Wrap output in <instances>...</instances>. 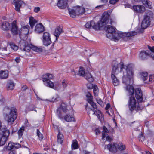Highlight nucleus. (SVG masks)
Listing matches in <instances>:
<instances>
[{"mask_svg":"<svg viewBox=\"0 0 154 154\" xmlns=\"http://www.w3.org/2000/svg\"><path fill=\"white\" fill-rule=\"evenodd\" d=\"M120 71L125 69L126 73H124L122 78V82L127 86L126 90L128 92L129 94L131 95L128 101V106L129 110L131 113L135 111L141 110V108L139 106V103L136 102L134 97L132 96L134 92V87L130 85L131 81L134 75L132 65H129L128 66L124 65L123 62L119 63Z\"/></svg>","mask_w":154,"mask_h":154,"instance_id":"nucleus-1","label":"nucleus"},{"mask_svg":"<svg viewBox=\"0 0 154 154\" xmlns=\"http://www.w3.org/2000/svg\"><path fill=\"white\" fill-rule=\"evenodd\" d=\"M4 119L10 125L13 124L17 117V110L14 107H5L3 111Z\"/></svg>","mask_w":154,"mask_h":154,"instance_id":"nucleus-2","label":"nucleus"},{"mask_svg":"<svg viewBox=\"0 0 154 154\" xmlns=\"http://www.w3.org/2000/svg\"><path fill=\"white\" fill-rule=\"evenodd\" d=\"M109 16L107 13H104L102 15L100 21L96 23L94 22V24H93V28L96 30H98L100 27L106 25L108 22Z\"/></svg>","mask_w":154,"mask_h":154,"instance_id":"nucleus-3","label":"nucleus"},{"mask_svg":"<svg viewBox=\"0 0 154 154\" xmlns=\"http://www.w3.org/2000/svg\"><path fill=\"white\" fill-rule=\"evenodd\" d=\"M31 45H29L25 42L23 40L20 43V48L25 51L29 52L31 48H32L34 51L37 52H41L42 51V49L41 48H38L36 46H33Z\"/></svg>","mask_w":154,"mask_h":154,"instance_id":"nucleus-4","label":"nucleus"},{"mask_svg":"<svg viewBox=\"0 0 154 154\" xmlns=\"http://www.w3.org/2000/svg\"><path fill=\"white\" fill-rule=\"evenodd\" d=\"M137 34L136 32L132 31L127 32H115L112 36L115 41H118L121 38H124L133 36L136 35Z\"/></svg>","mask_w":154,"mask_h":154,"instance_id":"nucleus-5","label":"nucleus"},{"mask_svg":"<svg viewBox=\"0 0 154 154\" xmlns=\"http://www.w3.org/2000/svg\"><path fill=\"white\" fill-rule=\"evenodd\" d=\"M54 77L52 74L47 73L43 75L42 80L46 86L56 90L57 88L54 87L53 82L50 81V79H53Z\"/></svg>","mask_w":154,"mask_h":154,"instance_id":"nucleus-6","label":"nucleus"},{"mask_svg":"<svg viewBox=\"0 0 154 154\" xmlns=\"http://www.w3.org/2000/svg\"><path fill=\"white\" fill-rule=\"evenodd\" d=\"M0 146H2L5 144L9 135V131L5 127L1 129L0 131Z\"/></svg>","mask_w":154,"mask_h":154,"instance_id":"nucleus-7","label":"nucleus"},{"mask_svg":"<svg viewBox=\"0 0 154 154\" xmlns=\"http://www.w3.org/2000/svg\"><path fill=\"white\" fill-rule=\"evenodd\" d=\"M68 111V110L66 108V104L63 103L60 106L59 108L57 109L56 114L60 119H63V116L62 113H67Z\"/></svg>","mask_w":154,"mask_h":154,"instance_id":"nucleus-8","label":"nucleus"},{"mask_svg":"<svg viewBox=\"0 0 154 154\" xmlns=\"http://www.w3.org/2000/svg\"><path fill=\"white\" fill-rule=\"evenodd\" d=\"M42 42L43 44L46 46H48L51 43V41L50 38V35L48 32H44L43 35Z\"/></svg>","mask_w":154,"mask_h":154,"instance_id":"nucleus-9","label":"nucleus"},{"mask_svg":"<svg viewBox=\"0 0 154 154\" xmlns=\"http://www.w3.org/2000/svg\"><path fill=\"white\" fill-rule=\"evenodd\" d=\"M150 24V17L146 15L144 16L142 24L141 27L143 29H145Z\"/></svg>","mask_w":154,"mask_h":154,"instance_id":"nucleus-10","label":"nucleus"},{"mask_svg":"<svg viewBox=\"0 0 154 154\" xmlns=\"http://www.w3.org/2000/svg\"><path fill=\"white\" fill-rule=\"evenodd\" d=\"M135 93V97L138 101L141 102L143 100V94L140 88H138L136 89Z\"/></svg>","mask_w":154,"mask_h":154,"instance_id":"nucleus-11","label":"nucleus"},{"mask_svg":"<svg viewBox=\"0 0 154 154\" xmlns=\"http://www.w3.org/2000/svg\"><path fill=\"white\" fill-rule=\"evenodd\" d=\"M133 8L134 11L139 13H143L145 11V8L143 5H134Z\"/></svg>","mask_w":154,"mask_h":154,"instance_id":"nucleus-12","label":"nucleus"},{"mask_svg":"<svg viewBox=\"0 0 154 154\" xmlns=\"http://www.w3.org/2000/svg\"><path fill=\"white\" fill-rule=\"evenodd\" d=\"M116 145L117 144L116 143H111L108 145H106L105 148L107 149L110 151L112 152H116L117 151Z\"/></svg>","mask_w":154,"mask_h":154,"instance_id":"nucleus-13","label":"nucleus"},{"mask_svg":"<svg viewBox=\"0 0 154 154\" xmlns=\"http://www.w3.org/2000/svg\"><path fill=\"white\" fill-rule=\"evenodd\" d=\"M29 27V25H26L25 26H23L21 28V31L19 32V35L20 38L23 35L26 36L28 34L29 29L28 28Z\"/></svg>","mask_w":154,"mask_h":154,"instance_id":"nucleus-14","label":"nucleus"},{"mask_svg":"<svg viewBox=\"0 0 154 154\" xmlns=\"http://www.w3.org/2000/svg\"><path fill=\"white\" fill-rule=\"evenodd\" d=\"M16 21H14L12 23L11 32L13 35H17L18 33V27L17 25Z\"/></svg>","mask_w":154,"mask_h":154,"instance_id":"nucleus-15","label":"nucleus"},{"mask_svg":"<svg viewBox=\"0 0 154 154\" xmlns=\"http://www.w3.org/2000/svg\"><path fill=\"white\" fill-rule=\"evenodd\" d=\"M68 0H59L57 6L60 9L65 8L67 5Z\"/></svg>","mask_w":154,"mask_h":154,"instance_id":"nucleus-16","label":"nucleus"},{"mask_svg":"<svg viewBox=\"0 0 154 154\" xmlns=\"http://www.w3.org/2000/svg\"><path fill=\"white\" fill-rule=\"evenodd\" d=\"M45 30V28L42 23L36 24L35 27V32L37 33H40Z\"/></svg>","mask_w":154,"mask_h":154,"instance_id":"nucleus-17","label":"nucleus"},{"mask_svg":"<svg viewBox=\"0 0 154 154\" xmlns=\"http://www.w3.org/2000/svg\"><path fill=\"white\" fill-rule=\"evenodd\" d=\"M90 110L93 112V115H95L97 116L99 120H101V119H103V115L100 110L97 109L95 110L93 109H91Z\"/></svg>","mask_w":154,"mask_h":154,"instance_id":"nucleus-18","label":"nucleus"},{"mask_svg":"<svg viewBox=\"0 0 154 154\" xmlns=\"http://www.w3.org/2000/svg\"><path fill=\"white\" fill-rule=\"evenodd\" d=\"M115 28L112 27L110 25H107L105 27V29L107 32L110 33L112 35L115 32H116Z\"/></svg>","mask_w":154,"mask_h":154,"instance_id":"nucleus-19","label":"nucleus"},{"mask_svg":"<svg viewBox=\"0 0 154 154\" xmlns=\"http://www.w3.org/2000/svg\"><path fill=\"white\" fill-rule=\"evenodd\" d=\"M149 51L148 50L142 51L139 55L140 57L142 60L146 59L149 55Z\"/></svg>","mask_w":154,"mask_h":154,"instance_id":"nucleus-20","label":"nucleus"},{"mask_svg":"<svg viewBox=\"0 0 154 154\" xmlns=\"http://www.w3.org/2000/svg\"><path fill=\"white\" fill-rule=\"evenodd\" d=\"M23 4V2L22 1L17 0L15 2V10L18 12H20V8Z\"/></svg>","mask_w":154,"mask_h":154,"instance_id":"nucleus-21","label":"nucleus"},{"mask_svg":"<svg viewBox=\"0 0 154 154\" xmlns=\"http://www.w3.org/2000/svg\"><path fill=\"white\" fill-rule=\"evenodd\" d=\"M63 32L62 28L60 26L57 27L55 29L54 32V35L56 37V39L59 37L60 35Z\"/></svg>","mask_w":154,"mask_h":154,"instance_id":"nucleus-22","label":"nucleus"},{"mask_svg":"<svg viewBox=\"0 0 154 154\" xmlns=\"http://www.w3.org/2000/svg\"><path fill=\"white\" fill-rule=\"evenodd\" d=\"M75 8L76 10L77 15L83 14L85 11V10L84 8L79 6L75 7Z\"/></svg>","mask_w":154,"mask_h":154,"instance_id":"nucleus-23","label":"nucleus"},{"mask_svg":"<svg viewBox=\"0 0 154 154\" xmlns=\"http://www.w3.org/2000/svg\"><path fill=\"white\" fill-rule=\"evenodd\" d=\"M67 122H70L75 121V118L72 115L69 114H66L63 118Z\"/></svg>","mask_w":154,"mask_h":154,"instance_id":"nucleus-24","label":"nucleus"},{"mask_svg":"<svg viewBox=\"0 0 154 154\" xmlns=\"http://www.w3.org/2000/svg\"><path fill=\"white\" fill-rule=\"evenodd\" d=\"M141 79L143 80L144 83L148 84V82L146 80L148 78V73L147 72H143L140 73Z\"/></svg>","mask_w":154,"mask_h":154,"instance_id":"nucleus-25","label":"nucleus"},{"mask_svg":"<svg viewBox=\"0 0 154 154\" xmlns=\"http://www.w3.org/2000/svg\"><path fill=\"white\" fill-rule=\"evenodd\" d=\"M112 64L113 65V66L112 74H113L115 75L116 74V71L118 70V63L116 61H113L112 63Z\"/></svg>","mask_w":154,"mask_h":154,"instance_id":"nucleus-26","label":"nucleus"},{"mask_svg":"<svg viewBox=\"0 0 154 154\" xmlns=\"http://www.w3.org/2000/svg\"><path fill=\"white\" fill-rule=\"evenodd\" d=\"M8 75V72L7 71H0V78L1 79H7Z\"/></svg>","mask_w":154,"mask_h":154,"instance_id":"nucleus-27","label":"nucleus"},{"mask_svg":"<svg viewBox=\"0 0 154 154\" xmlns=\"http://www.w3.org/2000/svg\"><path fill=\"white\" fill-rule=\"evenodd\" d=\"M111 78L113 83L114 86H117L119 84V80L113 74H112Z\"/></svg>","mask_w":154,"mask_h":154,"instance_id":"nucleus-28","label":"nucleus"},{"mask_svg":"<svg viewBox=\"0 0 154 154\" xmlns=\"http://www.w3.org/2000/svg\"><path fill=\"white\" fill-rule=\"evenodd\" d=\"M10 24L7 22H3L2 25V29L5 30H7L10 28Z\"/></svg>","mask_w":154,"mask_h":154,"instance_id":"nucleus-29","label":"nucleus"},{"mask_svg":"<svg viewBox=\"0 0 154 154\" xmlns=\"http://www.w3.org/2000/svg\"><path fill=\"white\" fill-rule=\"evenodd\" d=\"M68 10L70 16L72 17H75L76 15H77L76 10L75 9V7H74L73 9H69Z\"/></svg>","mask_w":154,"mask_h":154,"instance_id":"nucleus-30","label":"nucleus"},{"mask_svg":"<svg viewBox=\"0 0 154 154\" xmlns=\"http://www.w3.org/2000/svg\"><path fill=\"white\" fill-rule=\"evenodd\" d=\"M7 87L8 89H13L15 86L14 82L11 80H8L7 84Z\"/></svg>","mask_w":154,"mask_h":154,"instance_id":"nucleus-31","label":"nucleus"},{"mask_svg":"<svg viewBox=\"0 0 154 154\" xmlns=\"http://www.w3.org/2000/svg\"><path fill=\"white\" fill-rule=\"evenodd\" d=\"M37 22L36 20L32 17H29V23L32 28H33L35 24Z\"/></svg>","mask_w":154,"mask_h":154,"instance_id":"nucleus-32","label":"nucleus"},{"mask_svg":"<svg viewBox=\"0 0 154 154\" xmlns=\"http://www.w3.org/2000/svg\"><path fill=\"white\" fill-rule=\"evenodd\" d=\"M85 76L86 79L90 82H92L94 80L93 77L91 75V74L89 73H86Z\"/></svg>","mask_w":154,"mask_h":154,"instance_id":"nucleus-33","label":"nucleus"},{"mask_svg":"<svg viewBox=\"0 0 154 154\" xmlns=\"http://www.w3.org/2000/svg\"><path fill=\"white\" fill-rule=\"evenodd\" d=\"M103 131L102 132V139H103L105 138L106 136L107 135V134H106L108 133L109 131L108 130L106 127L105 126H103Z\"/></svg>","mask_w":154,"mask_h":154,"instance_id":"nucleus-34","label":"nucleus"},{"mask_svg":"<svg viewBox=\"0 0 154 154\" xmlns=\"http://www.w3.org/2000/svg\"><path fill=\"white\" fill-rule=\"evenodd\" d=\"M118 149L120 151L124 150L125 149V146L122 143H119L117 146Z\"/></svg>","mask_w":154,"mask_h":154,"instance_id":"nucleus-35","label":"nucleus"},{"mask_svg":"<svg viewBox=\"0 0 154 154\" xmlns=\"http://www.w3.org/2000/svg\"><path fill=\"white\" fill-rule=\"evenodd\" d=\"M57 142L60 143H62L63 142V137L62 134L59 132L57 136Z\"/></svg>","mask_w":154,"mask_h":154,"instance_id":"nucleus-36","label":"nucleus"},{"mask_svg":"<svg viewBox=\"0 0 154 154\" xmlns=\"http://www.w3.org/2000/svg\"><path fill=\"white\" fill-rule=\"evenodd\" d=\"M79 75L82 76H85L86 74L85 71L84 69L82 67H80L79 69Z\"/></svg>","mask_w":154,"mask_h":154,"instance_id":"nucleus-37","label":"nucleus"},{"mask_svg":"<svg viewBox=\"0 0 154 154\" xmlns=\"http://www.w3.org/2000/svg\"><path fill=\"white\" fill-rule=\"evenodd\" d=\"M87 97V100L90 103L91 102L93 101V97L89 93H88L86 95Z\"/></svg>","mask_w":154,"mask_h":154,"instance_id":"nucleus-38","label":"nucleus"},{"mask_svg":"<svg viewBox=\"0 0 154 154\" xmlns=\"http://www.w3.org/2000/svg\"><path fill=\"white\" fill-rule=\"evenodd\" d=\"M24 128H25L24 127H22L19 130L18 132V134L19 135V138H20L22 137L24 130Z\"/></svg>","mask_w":154,"mask_h":154,"instance_id":"nucleus-39","label":"nucleus"},{"mask_svg":"<svg viewBox=\"0 0 154 154\" xmlns=\"http://www.w3.org/2000/svg\"><path fill=\"white\" fill-rule=\"evenodd\" d=\"M93 93L94 95L95 96H97L98 94V89L97 86L95 85L93 88Z\"/></svg>","mask_w":154,"mask_h":154,"instance_id":"nucleus-40","label":"nucleus"},{"mask_svg":"<svg viewBox=\"0 0 154 154\" xmlns=\"http://www.w3.org/2000/svg\"><path fill=\"white\" fill-rule=\"evenodd\" d=\"M72 147L74 149H76L78 148V146L77 142L76 140H74L72 144Z\"/></svg>","mask_w":154,"mask_h":154,"instance_id":"nucleus-41","label":"nucleus"},{"mask_svg":"<svg viewBox=\"0 0 154 154\" xmlns=\"http://www.w3.org/2000/svg\"><path fill=\"white\" fill-rule=\"evenodd\" d=\"M94 24V21H91L89 22H87L85 25V26L86 28H89L91 27H92L93 24Z\"/></svg>","mask_w":154,"mask_h":154,"instance_id":"nucleus-42","label":"nucleus"},{"mask_svg":"<svg viewBox=\"0 0 154 154\" xmlns=\"http://www.w3.org/2000/svg\"><path fill=\"white\" fill-rule=\"evenodd\" d=\"M13 148H14L13 143L9 142L6 147L7 149L8 150H10Z\"/></svg>","mask_w":154,"mask_h":154,"instance_id":"nucleus-43","label":"nucleus"},{"mask_svg":"<svg viewBox=\"0 0 154 154\" xmlns=\"http://www.w3.org/2000/svg\"><path fill=\"white\" fill-rule=\"evenodd\" d=\"M10 46L11 48L13 49L14 51H16L18 49V47L13 43L11 44Z\"/></svg>","mask_w":154,"mask_h":154,"instance_id":"nucleus-44","label":"nucleus"},{"mask_svg":"<svg viewBox=\"0 0 154 154\" xmlns=\"http://www.w3.org/2000/svg\"><path fill=\"white\" fill-rule=\"evenodd\" d=\"M37 134L40 139H42L43 138V135L40 132L38 129H37Z\"/></svg>","mask_w":154,"mask_h":154,"instance_id":"nucleus-45","label":"nucleus"},{"mask_svg":"<svg viewBox=\"0 0 154 154\" xmlns=\"http://www.w3.org/2000/svg\"><path fill=\"white\" fill-rule=\"evenodd\" d=\"M148 82V84L149 82H153L154 81V76L153 75H150L149 78V80L146 81Z\"/></svg>","mask_w":154,"mask_h":154,"instance_id":"nucleus-46","label":"nucleus"},{"mask_svg":"<svg viewBox=\"0 0 154 154\" xmlns=\"http://www.w3.org/2000/svg\"><path fill=\"white\" fill-rule=\"evenodd\" d=\"M67 82L65 80H63L62 82V86L64 88H65L67 87Z\"/></svg>","mask_w":154,"mask_h":154,"instance_id":"nucleus-47","label":"nucleus"},{"mask_svg":"<svg viewBox=\"0 0 154 154\" xmlns=\"http://www.w3.org/2000/svg\"><path fill=\"white\" fill-rule=\"evenodd\" d=\"M152 2L149 1H148L146 6L149 8H152Z\"/></svg>","mask_w":154,"mask_h":154,"instance_id":"nucleus-48","label":"nucleus"},{"mask_svg":"<svg viewBox=\"0 0 154 154\" xmlns=\"http://www.w3.org/2000/svg\"><path fill=\"white\" fill-rule=\"evenodd\" d=\"M35 108V106L33 104L30 105L28 107V109L29 111L34 110Z\"/></svg>","mask_w":154,"mask_h":154,"instance_id":"nucleus-49","label":"nucleus"},{"mask_svg":"<svg viewBox=\"0 0 154 154\" xmlns=\"http://www.w3.org/2000/svg\"><path fill=\"white\" fill-rule=\"evenodd\" d=\"M13 143L14 148L18 149L20 148L21 146L20 145L19 143Z\"/></svg>","mask_w":154,"mask_h":154,"instance_id":"nucleus-50","label":"nucleus"},{"mask_svg":"<svg viewBox=\"0 0 154 154\" xmlns=\"http://www.w3.org/2000/svg\"><path fill=\"white\" fill-rule=\"evenodd\" d=\"M60 99V98L58 96H56V97H53L52 99V101L54 102L58 101Z\"/></svg>","mask_w":154,"mask_h":154,"instance_id":"nucleus-51","label":"nucleus"},{"mask_svg":"<svg viewBox=\"0 0 154 154\" xmlns=\"http://www.w3.org/2000/svg\"><path fill=\"white\" fill-rule=\"evenodd\" d=\"M89 103L91 104L92 107H93L94 109L97 108V106L96 105L93 101Z\"/></svg>","mask_w":154,"mask_h":154,"instance_id":"nucleus-52","label":"nucleus"},{"mask_svg":"<svg viewBox=\"0 0 154 154\" xmlns=\"http://www.w3.org/2000/svg\"><path fill=\"white\" fill-rule=\"evenodd\" d=\"M87 87L88 89H91L94 88V86H93V85L91 83H89L87 85Z\"/></svg>","mask_w":154,"mask_h":154,"instance_id":"nucleus-53","label":"nucleus"},{"mask_svg":"<svg viewBox=\"0 0 154 154\" xmlns=\"http://www.w3.org/2000/svg\"><path fill=\"white\" fill-rule=\"evenodd\" d=\"M119 0H110L109 2L110 4H114L118 2Z\"/></svg>","mask_w":154,"mask_h":154,"instance_id":"nucleus-54","label":"nucleus"},{"mask_svg":"<svg viewBox=\"0 0 154 154\" xmlns=\"http://www.w3.org/2000/svg\"><path fill=\"white\" fill-rule=\"evenodd\" d=\"M40 10V8L39 7H35L34 8V11L36 13H38L39 11Z\"/></svg>","mask_w":154,"mask_h":154,"instance_id":"nucleus-55","label":"nucleus"},{"mask_svg":"<svg viewBox=\"0 0 154 154\" xmlns=\"http://www.w3.org/2000/svg\"><path fill=\"white\" fill-rule=\"evenodd\" d=\"M148 49L150 50L151 52L154 53V46L151 47L149 46H148Z\"/></svg>","mask_w":154,"mask_h":154,"instance_id":"nucleus-56","label":"nucleus"},{"mask_svg":"<svg viewBox=\"0 0 154 154\" xmlns=\"http://www.w3.org/2000/svg\"><path fill=\"white\" fill-rule=\"evenodd\" d=\"M97 103L100 105L103 102L101 100V99L99 98L97 99Z\"/></svg>","mask_w":154,"mask_h":154,"instance_id":"nucleus-57","label":"nucleus"},{"mask_svg":"<svg viewBox=\"0 0 154 154\" xmlns=\"http://www.w3.org/2000/svg\"><path fill=\"white\" fill-rule=\"evenodd\" d=\"M106 140L109 142H111V141H112V139L110 137L107 136L106 137Z\"/></svg>","mask_w":154,"mask_h":154,"instance_id":"nucleus-58","label":"nucleus"},{"mask_svg":"<svg viewBox=\"0 0 154 154\" xmlns=\"http://www.w3.org/2000/svg\"><path fill=\"white\" fill-rule=\"evenodd\" d=\"M28 88V87L26 85H24L21 88V90L23 91H24L26 89Z\"/></svg>","mask_w":154,"mask_h":154,"instance_id":"nucleus-59","label":"nucleus"},{"mask_svg":"<svg viewBox=\"0 0 154 154\" xmlns=\"http://www.w3.org/2000/svg\"><path fill=\"white\" fill-rule=\"evenodd\" d=\"M14 60L16 62L19 63L20 61V59L19 57H17L15 58Z\"/></svg>","mask_w":154,"mask_h":154,"instance_id":"nucleus-60","label":"nucleus"},{"mask_svg":"<svg viewBox=\"0 0 154 154\" xmlns=\"http://www.w3.org/2000/svg\"><path fill=\"white\" fill-rule=\"evenodd\" d=\"M5 101V99L3 98V97L2 96H0V101L2 103H4Z\"/></svg>","mask_w":154,"mask_h":154,"instance_id":"nucleus-61","label":"nucleus"},{"mask_svg":"<svg viewBox=\"0 0 154 154\" xmlns=\"http://www.w3.org/2000/svg\"><path fill=\"white\" fill-rule=\"evenodd\" d=\"M149 56L151 57L152 59L154 60V53L151 54V53L149 51Z\"/></svg>","mask_w":154,"mask_h":154,"instance_id":"nucleus-62","label":"nucleus"},{"mask_svg":"<svg viewBox=\"0 0 154 154\" xmlns=\"http://www.w3.org/2000/svg\"><path fill=\"white\" fill-rule=\"evenodd\" d=\"M110 104L109 103H108L105 109L106 110H107L110 107Z\"/></svg>","mask_w":154,"mask_h":154,"instance_id":"nucleus-63","label":"nucleus"},{"mask_svg":"<svg viewBox=\"0 0 154 154\" xmlns=\"http://www.w3.org/2000/svg\"><path fill=\"white\" fill-rule=\"evenodd\" d=\"M83 153L84 154H90V152L84 150L83 151Z\"/></svg>","mask_w":154,"mask_h":154,"instance_id":"nucleus-64","label":"nucleus"}]
</instances>
